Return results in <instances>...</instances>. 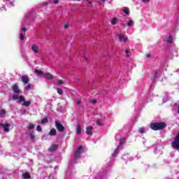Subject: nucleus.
<instances>
[{
    "label": "nucleus",
    "instance_id": "1",
    "mask_svg": "<svg viewBox=\"0 0 179 179\" xmlns=\"http://www.w3.org/2000/svg\"><path fill=\"white\" fill-rule=\"evenodd\" d=\"M151 129L153 131H159L160 129H164L166 128V123L164 122H158V123H152L150 124Z\"/></svg>",
    "mask_w": 179,
    "mask_h": 179
},
{
    "label": "nucleus",
    "instance_id": "2",
    "mask_svg": "<svg viewBox=\"0 0 179 179\" xmlns=\"http://www.w3.org/2000/svg\"><path fill=\"white\" fill-rule=\"evenodd\" d=\"M172 147L176 150H179V133L177 134L173 142L171 143Z\"/></svg>",
    "mask_w": 179,
    "mask_h": 179
},
{
    "label": "nucleus",
    "instance_id": "3",
    "mask_svg": "<svg viewBox=\"0 0 179 179\" xmlns=\"http://www.w3.org/2000/svg\"><path fill=\"white\" fill-rule=\"evenodd\" d=\"M31 50L34 54H38V52H40V46L37 44H32Z\"/></svg>",
    "mask_w": 179,
    "mask_h": 179
},
{
    "label": "nucleus",
    "instance_id": "4",
    "mask_svg": "<svg viewBox=\"0 0 179 179\" xmlns=\"http://www.w3.org/2000/svg\"><path fill=\"white\" fill-rule=\"evenodd\" d=\"M82 153H83V147L82 145H80L75 152L76 159L80 157V155H82Z\"/></svg>",
    "mask_w": 179,
    "mask_h": 179
},
{
    "label": "nucleus",
    "instance_id": "5",
    "mask_svg": "<svg viewBox=\"0 0 179 179\" xmlns=\"http://www.w3.org/2000/svg\"><path fill=\"white\" fill-rule=\"evenodd\" d=\"M56 128L59 132H64L65 127L59 122H55Z\"/></svg>",
    "mask_w": 179,
    "mask_h": 179
},
{
    "label": "nucleus",
    "instance_id": "6",
    "mask_svg": "<svg viewBox=\"0 0 179 179\" xmlns=\"http://www.w3.org/2000/svg\"><path fill=\"white\" fill-rule=\"evenodd\" d=\"M9 128H10V124H3L2 123H0V129H3L5 132H9Z\"/></svg>",
    "mask_w": 179,
    "mask_h": 179
},
{
    "label": "nucleus",
    "instance_id": "7",
    "mask_svg": "<svg viewBox=\"0 0 179 179\" xmlns=\"http://www.w3.org/2000/svg\"><path fill=\"white\" fill-rule=\"evenodd\" d=\"M13 100H19V103L24 101V97L23 96H20L14 94L13 95Z\"/></svg>",
    "mask_w": 179,
    "mask_h": 179
},
{
    "label": "nucleus",
    "instance_id": "8",
    "mask_svg": "<svg viewBox=\"0 0 179 179\" xmlns=\"http://www.w3.org/2000/svg\"><path fill=\"white\" fill-rule=\"evenodd\" d=\"M86 134L87 135H93V127L88 126L86 128Z\"/></svg>",
    "mask_w": 179,
    "mask_h": 179
},
{
    "label": "nucleus",
    "instance_id": "9",
    "mask_svg": "<svg viewBox=\"0 0 179 179\" xmlns=\"http://www.w3.org/2000/svg\"><path fill=\"white\" fill-rule=\"evenodd\" d=\"M12 90H13V92L14 93H17V94L20 93V90H19V87L16 84L13 85Z\"/></svg>",
    "mask_w": 179,
    "mask_h": 179
},
{
    "label": "nucleus",
    "instance_id": "10",
    "mask_svg": "<svg viewBox=\"0 0 179 179\" xmlns=\"http://www.w3.org/2000/svg\"><path fill=\"white\" fill-rule=\"evenodd\" d=\"M21 80L23 83H24L25 85H27V83H29V76H23L21 78Z\"/></svg>",
    "mask_w": 179,
    "mask_h": 179
},
{
    "label": "nucleus",
    "instance_id": "11",
    "mask_svg": "<svg viewBox=\"0 0 179 179\" xmlns=\"http://www.w3.org/2000/svg\"><path fill=\"white\" fill-rule=\"evenodd\" d=\"M43 78H46V79H49L50 80H52V79H54V76L50 73H47L46 74L43 75Z\"/></svg>",
    "mask_w": 179,
    "mask_h": 179
},
{
    "label": "nucleus",
    "instance_id": "12",
    "mask_svg": "<svg viewBox=\"0 0 179 179\" xmlns=\"http://www.w3.org/2000/svg\"><path fill=\"white\" fill-rule=\"evenodd\" d=\"M118 37H119L120 41H123V43L127 42V38H125L124 36H122V34H120L118 35Z\"/></svg>",
    "mask_w": 179,
    "mask_h": 179
},
{
    "label": "nucleus",
    "instance_id": "13",
    "mask_svg": "<svg viewBox=\"0 0 179 179\" xmlns=\"http://www.w3.org/2000/svg\"><path fill=\"white\" fill-rule=\"evenodd\" d=\"M57 148H58V145L53 144L49 148V152H54V150H57Z\"/></svg>",
    "mask_w": 179,
    "mask_h": 179
},
{
    "label": "nucleus",
    "instance_id": "14",
    "mask_svg": "<svg viewBox=\"0 0 179 179\" xmlns=\"http://www.w3.org/2000/svg\"><path fill=\"white\" fill-rule=\"evenodd\" d=\"M118 22V18L117 17H113L112 20L110 21V23L113 26H115L117 24V22Z\"/></svg>",
    "mask_w": 179,
    "mask_h": 179
},
{
    "label": "nucleus",
    "instance_id": "15",
    "mask_svg": "<svg viewBox=\"0 0 179 179\" xmlns=\"http://www.w3.org/2000/svg\"><path fill=\"white\" fill-rule=\"evenodd\" d=\"M6 115V111L5 110V109H1L0 110V117H1V118H4Z\"/></svg>",
    "mask_w": 179,
    "mask_h": 179
},
{
    "label": "nucleus",
    "instance_id": "16",
    "mask_svg": "<svg viewBox=\"0 0 179 179\" xmlns=\"http://www.w3.org/2000/svg\"><path fill=\"white\" fill-rule=\"evenodd\" d=\"M49 135H50V136H55V135H57V130H55V129H51Z\"/></svg>",
    "mask_w": 179,
    "mask_h": 179
},
{
    "label": "nucleus",
    "instance_id": "17",
    "mask_svg": "<svg viewBox=\"0 0 179 179\" xmlns=\"http://www.w3.org/2000/svg\"><path fill=\"white\" fill-rule=\"evenodd\" d=\"M35 73H36V75H38V76H44V73L38 69L35 70Z\"/></svg>",
    "mask_w": 179,
    "mask_h": 179
},
{
    "label": "nucleus",
    "instance_id": "18",
    "mask_svg": "<svg viewBox=\"0 0 179 179\" xmlns=\"http://www.w3.org/2000/svg\"><path fill=\"white\" fill-rule=\"evenodd\" d=\"M55 83L57 86H62L64 85V80H57Z\"/></svg>",
    "mask_w": 179,
    "mask_h": 179
},
{
    "label": "nucleus",
    "instance_id": "19",
    "mask_svg": "<svg viewBox=\"0 0 179 179\" xmlns=\"http://www.w3.org/2000/svg\"><path fill=\"white\" fill-rule=\"evenodd\" d=\"M82 132V129L80 128V124H78L76 127V133L79 135Z\"/></svg>",
    "mask_w": 179,
    "mask_h": 179
},
{
    "label": "nucleus",
    "instance_id": "20",
    "mask_svg": "<svg viewBox=\"0 0 179 179\" xmlns=\"http://www.w3.org/2000/svg\"><path fill=\"white\" fill-rule=\"evenodd\" d=\"M22 106H24L25 107H29V106H30L31 102L30 101H24H24H22Z\"/></svg>",
    "mask_w": 179,
    "mask_h": 179
},
{
    "label": "nucleus",
    "instance_id": "21",
    "mask_svg": "<svg viewBox=\"0 0 179 179\" xmlns=\"http://www.w3.org/2000/svg\"><path fill=\"white\" fill-rule=\"evenodd\" d=\"M23 178L24 179H29L30 178V173L29 172H26L25 173L23 174Z\"/></svg>",
    "mask_w": 179,
    "mask_h": 179
},
{
    "label": "nucleus",
    "instance_id": "22",
    "mask_svg": "<svg viewBox=\"0 0 179 179\" xmlns=\"http://www.w3.org/2000/svg\"><path fill=\"white\" fill-rule=\"evenodd\" d=\"M127 26H128L129 27H131V26H134V20H129L127 22Z\"/></svg>",
    "mask_w": 179,
    "mask_h": 179
},
{
    "label": "nucleus",
    "instance_id": "23",
    "mask_svg": "<svg viewBox=\"0 0 179 179\" xmlns=\"http://www.w3.org/2000/svg\"><path fill=\"white\" fill-rule=\"evenodd\" d=\"M122 11L124 12V13H125V15H129V9L128 8H123Z\"/></svg>",
    "mask_w": 179,
    "mask_h": 179
},
{
    "label": "nucleus",
    "instance_id": "24",
    "mask_svg": "<svg viewBox=\"0 0 179 179\" xmlns=\"http://www.w3.org/2000/svg\"><path fill=\"white\" fill-rule=\"evenodd\" d=\"M47 122H48V119H47V117L43 118L41 122L42 124H47Z\"/></svg>",
    "mask_w": 179,
    "mask_h": 179
},
{
    "label": "nucleus",
    "instance_id": "25",
    "mask_svg": "<svg viewBox=\"0 0 179 179\" xmlns=\"http://www.w3.org/2000/svg\"><path fill=\"white\" fill-rule=\"evenodd\" d=\"M20 39L21 40V41H23L24 40V34L21 33L20 34Z\"/></svg>",
    "mask_w": 179,
    "mask_h": 179
},
{
    "label": "nucleus",
    "instance_id": "26",
    "mask_svg": "<svg viewBox=\"0 0 179 179\" xmlns=\"http://www.w3.org/2000/svg\"><path fill=\"white\" fill-rule=\"evenodd\" d=\"M138 132H139V134H145V129L143 127H141L138 129Z\"/></svg>",
    "mask_w": 179,
    "mask_h": 179
},
{
    "label": "nucleus",
    "instance_id": "27",
    "mask_svg": "<svg viewBox=\"0 0 179 179\" xmlns=\"http://www.w3.org/2000/svg\"><path fill=\"white\" fill-rule=\"evenodd\" d=\"M120 146H118L115 150L114 153L112 154V156H116L117 153H118V149H119Z\"/></svg>",
    "mask_w": 179,
    "mask_h": 179
},
{
    "label": "nucleus",
    "instance_id": "28",
    "mask_svg": "<svg viewBox=\"0 0 179 179\" xmlns=\"http://www.w3.org/2000/svg\"><path fill=\"white\" fill-rule=\"evenodd\" d=\"M52 2H54L56 5L58 4L59 3V1L58 0H50V3H52Z\"/></svg>",
    "mask_w": 179,
    "mask_h": 179
},
{
    "label": "nucleus",
    "instance_id": "29",
    "mask_svg": "<svg viewBox=\"0 0 179 179\" xmlns=\"http://www.w3.org/2000/svg\"><path fill=\"white\" fill-rule=\"evenodd\" d=\"M29 129H34V124H29L28 126Z\"/></svg>",
    "mask_w": 179,
    "mask_h": 179
},
{
    "label": "nucleus",
    "instance_id": "30",
    "mask_svg": "<svg viewBox=\"0 0 179 179\" xmlns=\"http://www.w3.org/2000/svg\"><path fill=\"white\" fill-rule=\"evenodd\" d=\"M29 136H30L31 141H34V138H35L34 134L31 133L29 134Z\"/></svg>",
    "mask_w": 179,
    "mask_h": 179
},
{
    "label": "nucleus",
    "instance_id": "31",
    "mask_svg": "<svg viewBox=\"0 0 179 179\" xmlns=\"http://www.w3.org/2000/svg\"><path fill=\"white\" fill-rule=\"evenodd\" d=\"M168 43H173V37L172 36H169L168 38Z\"/></svg>",
    "mask_w": 179,
    "mask_h": 179
},
{
    "label": "nucleus",
    "instance_id": "32",
    "mask_svg": "<svg viewBox=\"0 0 179 179\" xmlns=\"http://www.w3.org/2000/svg\"><path fill=\"white\" fill-rule=\"evenodd\" d=\"M30 87H31L30 84H29L24 87V90H30Z\"/></svg>",
    "mask_w": 179,
    "mask_h": 179
},
{
    "label": "nucleus",
    "instance_id": "33",
    "mask_svg": "<svg viewBox=\"0 0 179 179\" xmlns=\"http://www.w3.org/2000/svg\"><path fill=\"white\" fill-rule=\"evenodd\" d=\"M57 93L58 94H62V90L57 88Z\"/></svg>",
    "mask_w": 179,
    "mask_h": 179
},
{
    "label": "nucleus",
    "instance_id": "34",
    "mask_svg": "<svg viewBox=\"0 0 179 179\" xmlns=\"http://www.w3.org/2000/svg\"><path fill=\"white\" fill-rule=\"evenodd\" d=\"M96 179H106V176H97Z\"/></svg>",
    "mask_w": 179,
    "mask_h": 179
},
{
    "label": "nucleus",
    "instance_id": "35",
    "mask_svg": "<svg viewBox=\"0 0 179 179\" xmlns=\"http://www.w3.org/2000/svg\"><path fill=\"white\" fill-rule=\"evenodd\" d=\"M36 131H41V126L38 125V126L36 127Z\"/></svg>",
    "mask_w": 179,
    "mask_h": 179
},
{
    "label": "nucleus",
    "instance_id": "36",
    "mask_svg": "<svg viewBox=\"0 0 179 179\" xmlns=\"http://www.w3.org/2000/svg\"><path fill=\"white\" fill-rule=\"evenodd\" d=\"M129 52V50H125L126 56H127V57H129V55H128Z\"/></svg>",
    "mask_w": 179,
    "mask_h": 179
},
{
    "label": "nucleus",
    "instance_id": "37",
    "mask_svg": "<svg viewBox=\"0 0 179 179\" xmlns=\"http://www.w3.org/2000/svg\"><path fill=\"white\" fill-rule=\"evenodd\" d=\"M92 103H93L94 104H96V103H97V100L93 99L92 100Z\"/></svg>",
    "mask_w": 179,
    "mask_h": 179
},
{
    "label": "nucleus",
    "instance_id": "38",
    "mask_svg": "<svg viewBox=\"0 0 179 179\" xmlns=\"http://www.w3.org/2000/svg\"><path fill=\"white\" fill-rule=\"evenodd\" d=\"M96 125H101V122H100V120L96 121Z\"/></svg>",
    "mask_w": 179,
    "mask_h": 179
},
{
    "label": "nucleus",
    "instance_id": "39",
    "mask_svg": "<svg viewBox=\"0 0 179 179\" xmlns=\"http://www.w3.org/2000/svg\"><path fill=\"white\" fill-rule=\"evenodd\" d=\"M64 28H65V29H69V24H66L64 25Z\"/></svg>",
    "mask_w": 179,
    "mask_h": 179
},
{
    "label": "nucleus",
    "instance_id": "40",
    "mask_svg": "<svg viewBox=\"0 0 179 179\" xmlns=\"http://www.w3.org/2000/svg\"><path fill=\"white\" fill-rule=\"evenodd\" d=\"M157 75H159V72H155L154 74L155 78H156V76H157Z\"/></svg>",
    "mask_w": 179,
    "mask_h": 179
},
{
    "label": "nucleus",
    "instance_id": "41",
    "mask_svg": "<svg viewBox=\"0 0 179 179\" xmlns=\"http://www.w3.org/2000/svg\"><path fill=\"white\" fill-rule=\"evenodd\" d=\"M21 113L22 114H24V113H26V110L24 109L21 110Z\"/></svg>",
    "mask_w": 179,
    "mask_h": 179
},
{
    "label": "nucleus",
    "instance_id": "42",
    "mask_svg": "<svg viewBox=\"0 0 179 179\" xmlns=\"http://www.w3.org/2000/svg\"><path fill=\"white\" fill-rule=\"evenodd\" d=\"M20 30L21 31H26L27 29L26 28H21Z\"/></svg>",
    "mask_w": 179,
    "mask_h": 179
},
{
    "label": "nucleus",
    "instance_id": "43",
    "mask_svg": "<svg viewBox=\"0 0 179 179\" xmlns=\"http://www.w3.org/2000/svg\"><path fill=\"white\" fill-rule=\"evenodd\" d=\"M48 6V2L43 3V6Z\"/></svg>",
    "mask_w": 179,
    "mask_h": 179
},
{
    "label": "nucleus",
    "instance_id": "44",
    "mask_svg": "<svg viewBox=\"0 0 179 179\" xmlns=\"http://www.w3.org/2000/svg\"><path fill=\"white\" fill-rule=\"evenodd\" d=\"M82 103V101L81 100H78V101H77V104H80Z\"/></svg>",
    "mask_w": 179,
    "mask_h": 179
},
{
    "label": "nucleus",
    "instance_id": "45",
    "mask_svg": "<svg viewBox=\"0 0 179 179\" xmlns=\"http://www.w3.org/2000/svg\"><path fill=\"white\" fill-rule=\"evenodd\" d=\"M142 2H150V0H142Z\"/></svg>",
    "mask_w": 179,
    "mask_h": 179
},
{
    "label": "nucleus",
    "instance_id": "46",
    "mask_svg": "<svg viewBox=\"0 0 179 179\" xmlns=\"http://www.w3.org/2000/svg\"><path fill=\"white\" fill-rule=\"evenodd\" d=\"M122 159L127 160V156H123V157H122Z\"/></svg>",
    "mask_w": 179,
    "mask_h": 179
},
{
    "label": "nucleus",
    "instance_id": "47",
    "mask_svg": "<svg viewBox=\"0 0 179 179\" xmlns=\"http://www.w3.org/2000/svg\"><path fill=\"white\" fill-rule=\"evenodd\" d=\"M127 24L125 23H122V26H126Z\"/></svg>",
    "mask_w": 179,
    "mask_h": 179
},
{
    "label": "nucleus",
    "instance_id": "48",
    "mask_svg": "<svg viewBox=\"0 0 179 179\" xmlns=\"http://www.w3.org/2000/svg\"><path fill=\"white\" fill-rule=\"evenodd\" d=\"M148 58L150 57V55H147Z\"/></svg>",
    "mask_w": 179,
    "mask_h": 179
},
{
    "label": "nucleus",
    "instance_id": "49",
    "mask_svg": "<svg viewBox=\"0 0 179 179\" xmlns=\"http://www.w3.org/2000/svg\"><path fill=\"white\" fill-rule=\"evenodd\" d=\"M90 5H92V1H89Z\"/></svg>",
    "mask_w": 179,
    "mask_h": 179
},
{
    "label": "nucleus",
    "instance_id": "50",
    "mask_svg": "<svg viewBox=\"0 0 179 179\" xmlns=\"http://www.w3.org/2000/svg\"><path fill=\"white\" fill-rule=\"evenodd\" d=\"M73 1H80V0H73Z\"/></svg>",
    "mask_w": 179,
    "mask_h": 179
},
{
    "label": "nucleus",
    "instance_id": "51",
    "mask_svg": "<svg viewBox=\"0 0 179 179\" xmlns=\"http://www.w3.org/2000/svg\"><path fill=\"white\" fill-rule=\"evenodd\" d=\"M166 99H169V96H166Z\"/></svg>",
    "mask_w": 179,
    "mask_h": 179
},
{
    "label": "nucleus",
    "instance_id": "52",
    "mask_svg": "<svg viewBox=\"0 0 179 179\" xmlns=\"http://www.w3.org/2000/svg\"><path fill=\"white\" fill-rule=\"evenodd\" d=\"M99 1H104V0H99Z\"/></svg>",
    "mask_w": 179,
    "mask_h": 179
}]
</instances>
